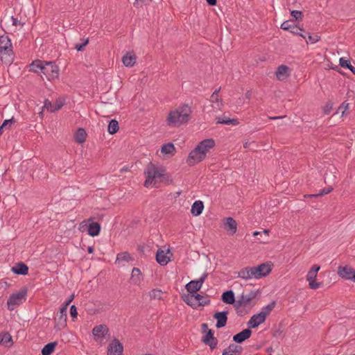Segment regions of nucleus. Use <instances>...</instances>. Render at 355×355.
Here are the masks:
<instances>
[{"mask_svg":"<svg viewBox=\"0 0 355 355\" xmlns=\"http://www.w3.org/2000/svg\"><path fill=\"white\" fill-rule=\"evenodd\" d=\"M87 250L89 253L92 254L94 252V248L92 247H89Z\"/></svg>","mask_w":355,"mask_h":355,"instance_id":"e2e57ef3","label":"nucleus"},{"mask_svg":"<svg viewBox=\"0 0 355 355\" xmlns=\"http://www.w3.org/2000/svg\"><path fill=\"white\" fill-rule=\"evenodd\" d=\"M331 110H332V104L327 103L323 107V112L324 114H329L331 112Z\"/></svg>","mask_w":355,"mask_h":355,"instance_id":"3c124183","label":"nucleus"},{"mask_svg":"<svg viewBox=\"0 0 355 355\" xmlns=\"http://www.w3.org/2000/svg\"><path fill=\"white\" fill-rule=\"evenodd\" d=\"M251 330L250 329H246L242 331L241 332L236 334L233 339L236 343H242L245 340L248 339L251 336Z\"/></svg>","mask_w":355,"mask_h":355,"instance_id":"2f4dec72","label":"nucleus"},{"mask_svg":"<svg viewBox=\"0 0 355 355\" xmlns=\"http://www.w3.org/2000/svg\"><path fill=\"white\" fill-rule=\"evenodd\" d=\"M245 97H246V98H248V99H250V97H251V92H250V91H248V92H246V94H245Z\"/></svg>","mask_w":355,"mask_h":355,"instance_id":"680f3d73","label":"nucleus"},{"mask_svg":"<svg viewBox=\"0 0 355 355\" xmlns=\"http://www.w3.org/2000/svg\"><path fill=\"white\" fill-rule=\"evenodd\" d=\"M191 113L190 107L184 104L169 112L166 118L167 124L169 126L178 127L183 123H187L190 120Z\"/></svg>","mask_w":355,"mask_h":355,"instance_id":"7ed1b4c3","label":"nucleus"},{"mask_svg":"<svg viewBox=\"0 0 355 355\" xmlns=\"http://www.w3.org/2000/svg\"><path fill=\"white\" fill-rule=\"evenodd\" d=\"M333 69L336 70L339 73H340V74H342L343 76L345 75V73L343 71H342L340 69H338V67H334Z\"/></svg>","mask_w":355,"mask_h":355,"instance_id":"bf43d9fd","label":"nucleus"},{"mask_svg":"<svg viewBox=\"0 0 355 355\" xmlns=\"http://www.w3.org/2000/svg\"><path fill=\"white\" fill-rule=\"evenodd\" d=\"M332 190H333V188H331V187L326 188V189H324L320 193L313 195V196H315V197L322 196L324 194H328V193H331L332 191Z\"/></svg>","mask_w":355,"mask_h":355,"instance_id":"8fccbe9b","label":"nucleus"},{"mask_svg":"<svg viewBox=\"0 0 355 355\" xmlns=\"http://www.w3.org/2000/svg\"><path fill=\"white\" fill-rule=\"evenodd\" d=\"M217 123L225 124V125H236L239 124V121L235 119H230L227 116H222L218 118Z\"/></svg>","mask_w":355,"mask_h":355,"instance_id":"c9c22d12","label":"nucleus"},{"mask_svg":"<svg viewBox=\"0 0 355 355\" xmlns=\"http://www.w3.org/2000/svg\"><path fill=\"white\" fill-rule=\"evenodd\" d=\"M172 254L169 249L158 250L156 254L157 261L162 266H166L170 261Z\"/></svg>","mask_w":355,"mask_h":355,"instance_id":"6ab92c4d","label":"nucleus"},{"mask_svg":"<svg viewBox=\"0 0 355 355\" xmlns=\"http://www.w3.org/2000/svg\"><path fill=\"white\" fill-rule=\"evenodd\" d=\"M175 153L176 148L173 144L167 143L161 146L160 150L157 153V155L162 159H166L173 157Z\"/></svg>","mask_w":355,"mask_h":355,"instance_id":"4468645a","label":"nucleus"},{"mask_svg":"<svg viewBox=\"0 0 355 355\" xmlns=\"http://www.w3.org/2000/svg\"><path fill=\"white\" fill-rule=\"evenodd\" d=\"M11 46V41L8 35H3L0 36V58L3 60V55L8 54V59L7 62H12V57L8 53V52L12 51L10 49Z\"/></svg>","mask_w":355,"mask_h":355,"instance_id":"f8f14e48","label":"nucleus"},{"mask_svg":"<svg viewBox=\"0 0 355 355\" xmlns=\"http://www.w3.org/2000/svg\"><path fill=\"white\" fill-rule=\"evenodd\" d=\"M203 342L209 345L211 349L215 348L216 346L217 342L215 338L213 336L211 330H208L207 334H205L203 337Z\"/></svg>","mask_w":355,"mask_h":355,"instance_id":"c85d7f7f","label":"nucleus"},{"mask_svg":"<svg viewBox=\"0 0 355 355\" xmlns=\"http://www.w3.org/2000/svg\"><path fill=\"white\" fill-rule=\"evenodd\" d=\"M220 87H219L218 89H216L213 92V94H211V101L212 103L221 101V99H220L219 97H218V92H220Z\"/></svg>","mask_w":355,"mask_h":355,"instance_id":"09e8293b","label":"nucleus"},{"mask_svg":"<svg viewBox=\"0 0 355 355\" xmlns=\"http://www.w3.org/2000/svg\"><path fill=\"white\" fill-rule=\"evenodd\" d=\"M142 277V274L141 270L137 268H134L132 270L131 273V279L135 283H139L141 282Z\"/></svg>","mask_w":355,"mask_h":355,"instance_id":"ea45409f","label":"nucleus"},{"mask_svg":"<svg viewBox=\"0 0 355 355\" xmlns=\"http://www.w3.org/2000/svg\"><path fill=\"white\" fill-rule=\"evenodd\" d=\"M0 345L11 347L13 345L12 336L8 332L0 333Z\"/></svg>","mask_w":355,"mask_h":355,"instance_id":"cd10ccee","label":"nucleus"},{"mask_svg":"<svg viewBox=\"0 0 355 355\" xmlns=\"http://www.w3.org/2000/svg\"><path fill=\"white\" fill-rule=\"evenodd\" d=\"M252 234H253V236H258V235H259V234H260V232L255 231V232H254L252 233Z\"/></svg>","mask_w":355,"mask_h":355,"instance_id":"69168bd1","label":"nucleus"},{"mask_svg":"<svg viewBox=\"0 0 355 355\" xmlns=\"http://www.w3.org/2000/svg\"><path fill=\"white\" fill-rule=\"evenodd\" d=\"M349 70L355 75V68L353 66H352Z\"/></svg>","mask_w":355,"mask_h":355,"instance_id":"338daca9","label":"nucleus"},{"mask_svg":"<svg viewBox=\"0 0 355 355\" xmlns=\"http://www.w3.org/2000/svg\"><path fill=\"white\" fill-rule=\"evenodd\" d=\"M15 123L16 120L14 119V117H12L10 119L5 120L2 125L0 126V133H2L3 130H11L12 126L15 125Z\"/></svg>","mask_w":355,"mask_h":355,"instance_id":"f704fd0d","label":"nucleus"},{"mask_svg":"<svg viewBox=\"0 0 355 355\" xmlns=\"http://www.w3.org/2000/svg\"><path fill=\"white\" fill-rule=\"evenodd\" d=\"M306 35H308V40H306L307 44L309 42H310L311 44H314L320 40V37L316 34L311 35L309 33H306Z\"/></svg>","mask_w":355,"mask_h":355,"instance_id":"79ce46f5","label":"nucleus"},{"mask_svg":"<svg viewBox=\"0 0 355 355\" xmlns=\"http://www.w3.org/2000/svg\"><path fill=\"white\" fill-rule=\"evenodd\" d=\"M274 307L275 302H272L264 307L259 313L254 315L249 320L248 324L250 327L252 328H256L259 324L263 323L266 317L270 314Z\"/></svg>","mask_w":355,"mask_h":355,"instance_id":"6e6552de","label":"nucleus"},{"mask_svg":"<svg viewBox=\"0 0 355 355\" xmlns=\"http://www.w3.org/2000/svg\"><path fill=\"white\" fill-rule=\"evenodd\" d=\"M263 234L266 236H268L269 234V230H266V229H264L263 231Z\"/></svg>","mask_w":355,"mask_h":355,"instance_id":"0e129e2a","label":"nucleus"},{"mask_svg":"<svg viewBox=\"0 0 355 355\" xmlns=\"http://www.w3.org/2000/svg\"><path fill=\"white\" fill-rule=\"evenodd\" d=\"M70 314L73 318H76L78 316V311L74 305H72L70 308Z\"/></svg>","mask_w":355,"mask_h":355,"instance_id":"603ef678","label":"nucleus"},{"mask_svg":"<svg viewBox=\"0 0 355 355\" xmlns=\"http://www.w3.org/2000/svg\"><path fill=\"white\" fill-rule=\"evenodd\" d=\"M339 65L343 68L351 69L352 64L350 61L348 60H345L344 58H340L339 60Z\"/></svg>","mask_w":355,"mask_h":355,"instance_id":"a18cd8bd","label":"nucleus"},{"mask_svg":"<svg viewBox=\"0 0 355 355\" xmlns=\"http://www.w3.org/2000/svg\"><path fill=\"white\" fill-rule=\"evenodd\" d=\"M108 332L109 329L105 324L96 325L92 331L94 339L96 342L102 341L105 338Z\"/></svg>","mask_w":355,"mask_h":355,"instance_id":"dca6fc26","label":"nucleus"},{"mask_svg":"<svg viewBox=\"0 0 355 355\" xmlns=\"http://www.w3.org/2000/svg\"><path fill=\"white\" fill-rule=\"evenodd\" d=\"M237 277L248 281L254 279V274L252 266H246L241 268L237 272Z\"/></svg>","mask_w":355,"mask_h":355,"instance_id":"412c9836","label":"nucleus"},{"mask_svg":"<svg viewBox=\"0 0 355 355\" xmlns=\"http://www.w3.org/2000/svg\"><path fill=\"white\" fill-rule=\"evenodd\" d=\"M132 260V257L128 252H121L117 254L115 264L124 266L125 263H129Z\"/></svg>","mask_w":355,"mask_h":355,"instance_id":"a878e982","label":"nucleus"},{"mask_svg":"<svg viewBox=\"0 0 355 355\" xmlns=\"http://www.w3.org/2000/svg\"><path fill=\"white\" fill-rule=\"evenodd\" d=\"M11 271L17 275H26L28 272V267L25 263L19 262L11 268Z\"/></svg>","mask_w":355,"mask_h":355,"instance_id":"bb28decb","label":"nucleus"},{"mask_svg":"<svg viewBox=\"0 0 355 355\" xmlns=\"http://www.w3.org/2000/svg\"><path fill=\"white\" fill-rule=\"evenodd\" d=\"M11 19H12V25H14V26H17V25L20 24V21H18V19H17V18H15V17H11Z\"/></svg>","mask_w":355,"mask_h":355,"instance_id":"5fc2aeb1","label":"nucleus"},{"mask_svg":"<svg viewBox=\"0 0 355 355\" xmlns=\"http://www.w3.org/2000/svg\"><path fill=\"white\" fill-rule=\"evenodd\" d=\"M207 3L209 6H215L216 5L217 0H206Z\"/></svg>","mask_w":355,"mask_h":355,"instance_id":"4d7b16f0","label":"nucleus"},{"mask_svg":"<svg viewBox=\"0 0 355 355\" xmlns=\"http://www.w3.org/2000/svg\"><path fill=\"white\" fill-rule=\"evenodd\" d=\"M215 141L207 139L199 142L186 157L185 163L189 167H193L203 162L208 152L214 147Z\"/></svg>","mask_w":355,"mask_h":355,"instance_id":"f03ea898","label":"nucleus"},{"mask_svg":"<svg viewBox=\"0 0 355 355\" xmlns=\"http://www.w3.org/2000/svg\"><path fill=\"white\" fill-rule=\"evenodd\" d=\"M274 267L275 264L271 261H267L255 266H252L254 279H259L269 276Z\"/></svg>","mask_w":355,"mask_h":355,"instance_id":"0eeeda50","label":"nucleus"},{"mask_svg":"<svg viewBox=\"0 0 355 355\" xmlns=\"http://www.w3.org/2000/svg\"><path fill=\"white\" fill-rule=\"evenodd\" d=\"M75 133H86L85 130L83 128H78Z\"/></svg>","mask_w":355,"mask_h":355,"instance_id":"13d9d810","label":"nucleus"},{"mask_svg":"<svg viewBox=\"0 0 355 355\" xmlns=\"http://www.w3.org/2000/svg\"><path fill=\"white\" fill-rule=\"evenodd\" d=\"M281 28L288 31L294 35H299L306 40V35H302L303 28L298 26L293 20H287L281 24Z\"/></svg>","mask_w":355,"mask_h":355,"instance_id":"2eb2a0df","label":"nucleus"},{"mask_svg":"<svg viewBox=\"0 0 355 355\" xmlns=\"http://www.w3.org/2000/svg\"><path fill=\"white\" fill-rule=\"evenodd\" d=\"M144 174V187L146 189L158 188L159 183L164 182L169 177L166 167L153 162H149L146 166Z\"/></svg>","mask_w":355,"mask_h":355,"instance_id":"f257e3e1","label":"nucleus"},{"mask_svg":"<svg viewBox=\"0 0 355 355\" xmlns=\"http://www.w3.org/2000/svg\"><path fill=\"white\" fill-rule=\"evenodd\" d=\"M28 288L23 287L17 291L12 293L8 298L6 308L8 311H13L19 306L26 300Z\"/></svg>","mask_w":355,"mask_h":355,"instance_id":"20e7f679","label":"nucleus"},{"mask_svg":"<svg viewBox=\"0 0 355 355\" xmlns=\"http://www.w3.org/2000/svg\"><path fill=\"white\" fill-rule=\"evenodd\" d=\"M222 300L225 303L232 304L234 301V295L232 291L225 292L222 295Z\"/></svg>","mask_w":355,"mask_h":355,"instance_id":"4c0bfd02","label":"nucleus"},{"mask_svg":"<svg viewBox=\"0 0 355 355\" xmlns=\"http://www.w3.org/2000/svg\"><path fill=\"white\" fill-rule=\"evenodd\" d=\"M119 128V123L116 119H112L109 121L107 125V131L109 133H116Z\"/></svg>","mask_w":355,"mask_h":355,"instance_id":"a19ab883","label":"nucleus"},{"mask_svg":"<svg viewBox=\"0 0 355 355\" xmlns=\"http://www.w3.org/2000/svg\"><path fill=\"white\" fill-rule=\"evenodd\" d=\"M86 135H73V140L79 144H82L86 141Z\"/></svg>","mask_w":355,"mask_h":355,"instance_id":"c03bdc74","label":"nucleus"},{"mask_svg":"<svg viewBox=\"0 0 355 355\" xmlns=\"http://www.w3.org/2000/svg\"><path fill=\"white\" fill-rule=\"evenodd\" d=\"M64 105V101L61 98H58L54 103H52L48 99H46L44 101V107L48 111L51 112H54L57 110H59Z\"/></svg>","mask_w":355,"mask_h":355,"instance_id":"5701e85b","label":"nucleus"},{"mask_svg":"<svg viewBox=\"0 0 355 355\" xmlns=\"http://www.w3.org/2000/svg\"><path fill=\"white\" fill-rule=\"evenodd\" d=\"M107 355H123V344L116 338L112 339L107 345Z\"/></svg>","mask_w":355,"mask_h":355,"instance_id":"ddd939ff","label":"nucleus"},{"mask_svg":"<svg viewBox=\"0 0 355 355\" xmlns=\"http://www.w3.org/2000/svg\"><path fill=\"white\" fill-rule=\"evenodd\" d=\"M136 55L133 53H127L122 58V62L125 67H132L136 62Z\"/></svg>","mask_w":355,"mask_h":355,"instance_id":"c756f323","label":"nucleus"},{"mask_svg":"<svg viewBox=\"0 0 355 355\" xmlns=\"http://www.w3.org/2000/svg\"><path fill=\"white\" fill-rule=\"evenodd\" d=\"M42 73L49 80L58 78L59 69L53 62H44Z\"/></svg>","mask_w":355,"mask_h":355,"instance_id":"9b49d317","label":"nucleus"},{"mask_svg":"<svg viewBox=\"0 0 355 355\" xmlns=\"http://www.w3.org/2000/svg\"><path fill=\"white\" fill-rule=\"evenodd\" d=\"M250 146V144H248L247 142L244 144V147L248 148Z\"/></svg>","mask_w":355,"mask_h":355,"instance_id":"774afa93","label":"nucleus"},{"mask_svg":"<svg viewBox=\"0 0 355 355\" xmlns=\"http://www.w3.org/2000/svg\"><path fill=\"white\" fill-rule=\"evenodd\" d=\"M208 330H209V329H208V326H207V324H203L202 325V332H203L204 334H207V331H208Z\"/></svg>","mask_w":355,"mask_h":355,"instance_id":"6e6d98bb","label":"nucleus"},{"mask_svg":"<svg viewBox=\"0 0 355 355\" xmlns=\"http://www.w3.org/2000/svg\"><path fill=\"white\" fill-rule=\"evenodd\" d=\"M56 343H50L46 345L42 349V355H51L55 350Z\"/></svg>","mask_w":355,"mask_h":355,"instance_id":"58836bf2","label":"nucleus"},{"mask_svg":"<svg viewBox=\"0 0 355 355\" xmlns=\"http://www.w3.org/2000/svg\"><path fill=\"white\" fill-rule=\"evenodd\" d=\"M203 279H200L197 281H191L186 285V289L188 291L187 294H197L202 285Z\"/></svg>","mask_w":355,"mask_h":355,"instance_id":"b1692460","label":"nucleus"},{"mask_svg":"<svg viewBox=\"0 0 355 355\" xmlns=\"http://www.w3.org/2000/svg\"><path fill=\"white\" fill-rule=\"evenodd\" d=\"M205 207V204L202 200H196L191 205V214L194 217H198L203 213Z\"/></svg>","mask_w":355,"mask_h":355,"instance_id":"4be33fe9","label":"nucleus"},{"mask_svg":"<svg viewBox=\"0 0 355 355\" xmlns=\"http://www.w3.org/2000/svg\"><path fill=\"white\" fill-rule=\"evenodd\" d=\"M241 347L237 345H231L225 350L223 355H241Z\"/></svg>","mask_w":355,"mask_h":355,"instance_id":"e433bc0d","label":"nucleus"},{"mask_svg":"<svg viewBox=\"0 0 355 355\" xmlns=\"http://www.w3.org/2000/svg\"><path fill=\"white\" fill-rule=\"evenodd\" d=\"M291 69L286 66L282 64L279 66L275 72L276 77L279 80H284L290 76Z\"/></svg>","mask_w":355,"mask_h":355,"instance_id":"393cba45","label":"nucleus"},{"mask_svg":"<svg viewBox=\"0 0 355 355\" xmlns=\"http://www.w3.org/2000/svg\"><path fill=\"white\" fill-rule=\"evenodd\" d=\"M258 291H250L249 293H243L239 297L238 303L241 306H246L250 304L252 300L255 299Z\"/></svg>","mask_w":355,"mask_h":355,"instance_id":"aec40b11","label":"nucleus"},{"mask_svg":"<svg viewBox=\"0 0 355 355\" xmlns=\"http://www.w3.org/2000/svg\"><path fill=\"white\" fill-rule=\"evenodd\" d=\"M148 297L152 300H163L164 292L159 288H153L148 293Z\"/></svg>","mask_w":355,"mask_h":355,"instance_id":"7c9ffc66","label":"nucleus"},{"mask_svg":"<svg viewBox=\"0 0 355 355\" xmlns=\"http://www.w3.org/2000/svg\"><path fill=\"white\" fill-rule=\"evenodd\" d=\"M291 15L297 21H302L303 17L302 12L299 10H292Z\"/></svg>","mask_w":355,"mask_h":355,"instance_id":"de8ad7c7","label":"nucleus"},{"mask_svg":"<svg viewBox=\"0 0 355 355\" xmlns=\"http://www.w3.org/2000/svg\"><path fill=\"white\" fill-rule=\"evenodd\" d=\"M71 301L66 302L56 313L55 320V329L57 330H62L67 326V307Z\"/></svg>","mask_w":355,"mask_h":355,"instance_id":"1a4fd4ad","label":"nucleus"},{"mask_svg":"<svg viewBox=\"0 0 355 355\" xmlns=\"http://www.w3.org/2000/svg\"><path fill=\"white\" fill-rule=\"evenodd\" d=\"M333 69L336 70L339 73H340V74H342L343 76L345 75V73L343 71H342L340 69H338V67H334Z\"/></svg>","mask_w":355,"mask_h":355,"instance_id":"052dcab7","label":"nucleus"},{"mask_svg":"<svg viewBox=\"0 0 355 355\" xmlns=\"http://www.w3.org/2000/svg\"><path fill=\"white\" fill-rule=\"evenodd\" d=\"M182 300L191 308L197 309L209 304V300L200 294H183Z\"/></svg>","mask_w":355,"mask_h":355,"instance_id":"423d86ee","label":"nucleus"},{"mask_svg":"<svg viewBox=\"0 0 355 355\" xmlns=\"http://www.w3.org/2000/svg\"><path fill=\"white\" fill-rule=\"evenodd\" d=\"M221 227L229 236H234L238 232V223L231 216L224 217L221 220Z\"/></svg>","mask_w":355,"mask_h":355,"instance_id":"9d476101","label":"nucleus"},{"mask_svg":"<svg viewBox=\"0 0 355 355\" xmlns=\"http://www.w3.org/2000/svg\"><path fill=\"white\" fill-rule=\"evenodd\" d=\"M89 41V37L84 39L83 42L82 44H76L75 45V49L78 51H83L85 50V46L88 44Z\"/></svg>","mask_w":355,"mask_h":355,"instance_id":"37998d69","label":"nucleus"},{"mask_svg":"<svg viewBox=\"0 0 355 355\" xmlns=\"http://www.w3.org/2000/svg\"><path fill=\"white\" fill-rule=\"evenodd\" d=\"M320 266L318 264L312 265L306 275V281L308 286L311 290H317L322 286V282L318 279V272Z\"/></svg>","mask_w":355,"mask_h":355,"instance_id":"39448f33","label":"nucleus"},{"mask_svg":"<svg viewBox=\"0 0 355 355\" xmlns=\"http://www.w3.org/2000/svg\"><path fill=\"white\" fill-rule=\"evenodd\" d=\"M214 318L217 320L216 327L220 328L224 327L227 322V313L218 312L214 314Z\"/></svg>","mask_w":355,"mask_h":355,"instance_id":"473e14b6","label":"nucleus"},{"mask_svg":"<svg viewBox=\"0 0 355 355\" xmlns=\"http://www.w3.org/2000/svg\"><path fill=\"white\" fill-rule=\"evenodd\" d=\"M349 103L346 102H343V104L339 107V110L344 108V111L342 112V116L344 114L345 112L348 109Z\"/></svg>","mask_w":355,"mask_h":355,"instance_id":"864d4df0","label":"nucleus"},{"mask_svg":"<svg viewBox=\"0 0 355 355\" xmlns=\"http://www.w3.org/2000/svg\"><path fill=\"white\" fill-rule=\"evenodd\" d=\"M86 228H88V234L92 236H95L99 234L101 230V225L96 222H92L87 225L86 221H83L80 225V230L84 231Z\"/></svg>","mask_w":355,"mask_h":355,"instance_id":"a211bd4d","label":"nucleus"},{"mask_svg":"<svg viewBox=\"0 0 355 355\" xmlns=\"http://www.w3.org/2000/svg\"><path fill=\"white\" fill-rule=\"evenodd\" d=\"M44 61L36 60L29 65V71L34 73H42Z\"/></svg>","mask_w":355,"mask_h":355,"instance_id":"72a5a7b5","label":"nucleus"},{"mask_svg":"<svg viewBox=\"0 0 355 355\" xmlns=\"http://www.w3.org/2000/svg\"><path fill=\"white\" fill-rule=\"evenodd\" d=\"M152 0H135L133 5L136 8H141L143 6L149 4Z\"/></svg>","mask_w":355,"mask_h":355,"instance_id":"49530a36","label":"nucleus"},{"mask_svg":"<svg viewBox=\"0 0 355 355\" xmlns=\"http://www.w3.org/2000/svg\"><path fill=\"white\" fill-rule=\"evenodd\" d=\"M337 273L342 279L352 281L355 275V269L347 265L340 266L338 268Z\"/></svg>","mask_w":355,"mask_h":355,"instance_id":"f3484780","label":"nucleus"}]
</instances>
